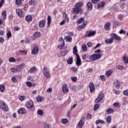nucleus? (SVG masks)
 Returning <instances> with one entry per match:
<instances>
[{
  "instance_id": "obj_1",
  "label": "nucleus",
  "mask_w": 128,
  "mask_h": 128,
  "mask_svg": "<svg viewBox=\"0 0 128 128\" xmlns=\"http://www.w3.org/2000/svg\"><path fill=\"white\" fill-rule=\"evenodd\" d=\"M42 72L44 74V76L46 78H50V70L48 67H44L42 70Z\"/></svg>"
},
{
  "instance_id": "obj_2",
  "label": "nucleus",
  "mask_w": 128,
  "mask_h": 128,
  "mask_svg": "<svg viewBox=\"0 0 128 128\" xmlns=\"http://www.w3.org/2000/svg\"><path fill=\"white\" fill-rule=\"evenodd\" d=\"M0 110H2L4 112H8V107L6 106L4 102L0 101Z\"/></svg>"
},
{
  "instance_id": "obj_3",
  "label": "nucleus",
  "mask_w": 128,
  "mask_h": 128,
  "mask_svg": "<svg viewBox=\"0 0 128 128\" xmlns=\"http://www.w3.org/2000/svg\"><path fill=\"white\" fill-rule=\"evenodd\" d=\"M73 14H84V10H82V8H78L77 7L74 8L72 9Z\"/></svg>"
},
{
  "instance_id": "obj_4",
  "label": "nucleus",
  "mask_w": 128,
  "mask_h": 128,
  "mask_svg": "<svg viewBox=\"0 0 128 128\" xmlns=\"http://www.w3.org/2000/svg\"><path fill=\"white\" fill-rule=\"evenodd\" d=\"M96 31H93L92 30L87 31L86 34L85 35V36L86 38H88V36L90 38V36H96Z\"/></svg>"
},
{
  "instance_id": "obj_5",
  "label": "nucleus",
  "mask_w": 128,
  "mask_h": 128,
  "mask_svg": "<svg viewBox=\"0 0 128 128\" xmlns=\"http://www.w3.org/2000/svg\"><path fill=\"white\" fill-rule=\"evenodd\" d=\"M84 116L82 117L79 121L78 128H82V126H84Z\"/></svg>"
},
{
  "instance_id": "obj_6",
  "label": "nucleus",
  "mask_w": 128,
  "mask_h": 128,
  "mask_svg": "<svg viewBox=\"0 0 128 128\" xmlns=\"http://www.w3.org/2000/svg\"><path fill=\"white\" fill-rule=\"evenodd\" d=\"M38 47L37 45H34L33 47V48L32 50V54H38Z\"/></svg>"
},
{
  "instance_id": "obj_7",
  "label": "nucleus",
  "mask_w": 128,
  "mask_h": 128,
  "mask_svg": "<svg viewBox=\"0 0 128 128\" xmlns=\"http://www.w3.org/2000/svg\"><path fill=\"white\" fill-rule=\"evenodd\" d=\"M89 88H90V92L91 94H92L96 90L94 84L92 82H90L89 84Z\"/></svg>"
},
{
  "instance_id": "obj_8",
  "label": "nucleus",
  "mask_w": 128,
  "mask_h": 128,
  "mask_svg": "<svg viewBox=\"0 0 128 128\" xmlns=\"http://www.w3.org/2000/svg\"><path fill=\"white\" fill-rule=\"evenodd\" d=\"M62 90L64 94L68 92V86L66 84H64L62 86Z\"/></svg>"
},
{
  "instance_id": "obj_9",
  "label": "nucleus",
  "mask_w": 128,
  "mask_h": 128,
  "mask_svg": "<svg viewBox=\"0 0 128 128\" xmlns=\"http://www.w3.org/2000/svg\"><path fill=\"white\" fill-rule=\"evenodd\" d=\"M26 107L28 108H30L31 110H34V102L32 101H30L26 105Z\"/></svg>"
},
{
  "instance_id": "obj_10",
  "label": "nucleus",
  "mask_w": 128,
  "mask_h": 128,
  "mask_svg": "<svg viewBox=\"0 0 128 128\" xmlns=\"http://www.w3.org/2000/svg\"><path fill=\"white\" fill-rule=\"evenodd\" d=\"M110 36L116 40H118V42L122 40V38L114 33L111 34Z\"/></svg>"
},
{
  "instance_id": "obj_11",
  "label": "nucleus",
  "mask_w": 128,
  "mask_h": 128,
  "mask_svg": "<svg viewBox=\"0 0 128 128\" xmlns=\"http://www.w3.org/2000/svg\"><path fill=\"white\" fill-rule=\"evenodd\" d=\"M69 52L70 51H68V50L62 51L58 54V56L59 58H60V56H66V54H68Z\"/></svg>"
},
{
  "instance_id": "obj_12",
  "label": "nucleus",
  "mask_w": 128,
  "mask_h": 128,
  "mask_svg": "<svg viewBox=\"0 0 128 128\" xmlns=\"http://www.w3.org/2000/svg\"><path fill=\"white\" fill-rule=\"evenodd\" d=\"M16 12L20 18H24V12L20 9H16Z\"/></svg>"
},
{
  "instance_id": "obj_13",
  "label": "nucleus",
  "mask_w": 128,
  "mask_h": 128,
  "mask_svg": "<svg viewBox=\"0 0 128 128\" xmlns=\"http://www.w3.org/2000/svg\"><path fill=\"white\" fill-rule=\"evenodd\" d=\"M60 42L61 44V45H58V48L61 50L62 48H64V38H61Z\"/></svg>"
},
{
  "instance_id": "obj_14",
  "label": "nucleus",
  "mask_w": 128,
  "mask_h": 128,
  "mask_svg": "<svg viewBox=\"0 0 128 128\" xmlns=\"http://www.w3.org/2000/svg\"><path fill=\"white\" fill-rule=\"evenodd\" d=\"M18 112L19 114H26L27 112L24 108H22L18 110Z\"/></svg>"
},
{
  "instance_id": "obj_15",
  "label": "nucleus",
  "mask_w": 128,
  "mask_h": 128,
  "mask_svg": "<svg viewBox=\"0 0 128 128\" xmlns=\"http://www.w3.org/2000/svg\"><path fill=\"white\" fill-rule=\"evenodd\" d=\"M114 42V38L112 37L110 38L105 40V44H110Z\"/></svg>"
},
{
  "instance_id": "obj_16",
  "label": "nucleus",
  "mask_w": 128,
  "mask_h": 128,
  "mask_svg": "<svg viewBox=\"0 0 128 128\" xmlns=\"http://www.w3.org/2000/svg\"><path fill=\"white\" fill-rule=\"evenodd\" d=\"M76 64L80 66H82V60H80V58L79 55H77L76 56Z\"/></svg>"
},
{
  "instance_id": "obj_17",
  "label": "nucleus",
  "mask_w": 128,
  "mask_h": 128,
  "mask_svg": "<svg viewBox=\"0 0 128 128\" xmlns=\"http://www.w3.org/2000/svg\"><path fill=\"white\" fill-rule=\"evenodd\" d=\"M39 28H44V26H46V21L44 20H42L38 24Z\"/></svg>"
},
{
  "instance_id": "obj_18",
  "label": "nucleus",
  "mask_w": 128,
  "mask_h": 128,
  "mask_svg": "<svg viewBox=\"0 0 128 128\" xmlns=\"http://www.w3.org/2000/svg\"><path fill=\"white\" fill-rule=\"evenodd\" d=\"M110 22H107L104 25V30H110Z\"/></svg>"
},
{
  "instance_id": "obj_19",
  "label": "nucleus",
  "mask_w": 128,
  "mask_h": 128,
  "mask_svg": "<svg viewBox=\"0 0 128 128\" xmlns=\"http://www.w3.org/2000/svg\"><path fill=\"white\" fill-rule=\"evenodd\" d=\"M36 100L38 102H42L44 100V98L42 96H38L36 98Z\"/></svg>"
},
{
  "instance_id": "obj_20",
  "label": "nucleus",
  "mask_w": 128,
  "mask_h": 128,
  "mask_svg": "<svg viewBox=\"0 0 128 128\" xmlns=\"http://www.w3.org/2000/svg\"><path fill=\"white\" fill-rule=\"evenodd\" d=\"M90 62H94L96 60V54H94L90 56Z\"/></svg>"
},
{
  "instance_id": "obj_21",
  "label": "nucleus",
  "mask_w": 128,
  "mask_h": 128,
  "mask_svg": "<svg viewBox=\"0 0 128 128\" xmlns=\"http://www.w3.org/2000/svg\"><path fill=\"white\" fill-rule=\"evenodd\" d=\"M64 40H66V42H72V38L68 36H66L64 37Z\"/></svg>"
},
{
  "instance_id": "obj_22",
  "label": "nucleus",
  "mask_w": 128,
  "mask_h": 128,
  "mask_svg": "<svg viewBox=\"0 0 128 128\" xmlns=\"http://www.w3.org/2000/svg\"><path fill=\"white\" fill-rule=\"evenodd\" d=\"M73 54H76V56H78V47H76V46H74L73 48Z\"/></svg>"
},
{
  "instance_id": "obj_23",
  "label": "nucleus",
  "mask_w": 128,
  "mask_h": 128,
  "mask_svg": "<svg viewBox=\"0 0 128 128\" xmlns=\"http://www.w3.org/2000/svg\"><path fill=\"white\" fill-rule=\"evenodd\" d=\"M86 26V22H84L82 25L79 26L78 27V30H82V28H84V26Z\"/></svg>"
},
{
  "instance_id": "obj_24",
  "label": "nucleus",
  "mask_w": 128,
  "mask_h": 128,
  "mask_svg": "<svg viewBox=\"0 0 128 128\" xmlns=\"http://www.w3.org/2000/svg\"><path fill=\"white\" fill-rule=\"evenodd\" d=\"M87 6L88 10H92V2H88L87 4Z\"/></svg>"
},
{
  "instance_id": "obj_25",
  "label": "nucleus",
  "mask_w": 128,
  "mask_h": 128,
  "mask_svg": "<svg viewBox=\"0 0 128 128\" xmlns=\"http://www.w3.org/2000/svg\"><path fill=\"white\" fill-rule=\"evenodd\" d=\"M34 38H40V32H36L34 34Z\"/></svg>"
},
{
  "instance_id": "obj_26",
  "label": "nucleus",
  "mask_w": 128,
  "mask_h": 128,
  "mask_svg": "<svg viewBox=\"0 0 128 128\" xmlns=\"http://www.w3.org/2000/svg\"><path fill=\"white\" fill-rule=\"evenodd\" d=\"M104 4H106V3L104 2H100L98 4V8H104Z\"/></svg>"
},
{
  "instance_id": "obj_27",
  "label": "nucleus",
  "mask_w": 128,
  "mask_h": 128,
  "mask_svg": "<svg viewBox=\"0 0 128 128\" xmlns=\"http://www.w3.org/2000/svg\"><path fill=\"white\" fill-rule=\"evenodd\" d=\"M26 22H32V17L30 15H28L26 16Z\"/></svg>"
},
{
  "instance_id": "obj_28",
  "label": "nucleus",
  "mask_w": 128,
  "mask_h": 128,
  "mask_svg": "<svg viewBox=\"0 0 128 128\" xmlns=\"http://www.w3.org/2000/svg\"><path fill=\"white\" fill-rule=\"evenodd\" d=\"M74 6H76L78 8H82V2H80L76 3L75 4Z\"/></svg>"
},
{
  "instance_id": "obj_29",
  "label": "nucleus",
  "mask_w": 128,
  "mask_h": 128,
  "mask_svg": "<svg viewBox=\"0 0 128 128\" xmlns=\"http://www.w3.org/2000/svg\"><path fill=\"white\" fill-rule=\"evenodd\" d=\"M107 114H110L112 112H114V110L112 108H109L106 110Z\"/></svg>"
},
{
  "instance_id": "obj_30",
  "label": "nucleus",
  "mask_w": 128,
  "mask_h": 128,
  "mask_svg": "<svg viewBox=\"0 0 128 128\" xmlns=\"http://www.w3.org/2000/svg\"><path fill=\"white\" fill-rule=\"evenodd\" d=\"M51 23H52V17H50V16H48V26H50Z\"/></svg>"
},
{
  "instance_id": "obj_31",
  "label": "nucleus",
  "mask_w": 128,
  "mask_h": 128,
  "mask_svg": "<svg viewBox=\"0 0 128 128\" xmlns=\"http://www.w3.org/2000/svg\"><path fill=\"white\" fill-rule=\"evenodd\" d=\"M6 88L4 87V84H0V92H4Z\"/></svg>"
},
{
  "instance_id": "obj_32",
  "label": "nucleus",
  "mask_w": 128,
  "mask_h": 128,
  "mask_svg": "<svg viewBox=\"0 0 128 128\" xmlns=\"http://www.w3.org/2000/svg\"><path fill=\"white\" fill-rule=\"evenodd\" d=\"M63 16L66 20V22H68V14H66L65 12L63 13Z\"/></svg>"
},
{
  "instance_id": "obj_33",
  "label": "nucleus",
  "mask_w": 128,
  "mask_h": 128,
  "mask_svg": "<svg viewBox=\"0 0 128 128\" xmlns=\"http://www.w3.org/2000/svg\"><path fill=\"white\" fill-rule=\"evenodd\" d=\"M29 4L31 6H34V4H36V0H30Z\"/></svg>"
},
{
  "instance_id": "obj_34",
  "label": "nucleus",
  "mask_w": 128,
  "mask_h": 128,
  "mask_svg": "<svg viewBox=\"0 0 128 128\" xmlns=\"http://www.w3.org/2000/svg\"><path fill=\"white\" fill-rule=\"evenodd\" d=\"M73 58H69L68 60H67V62L68 64H72L73 62Z\"/></svg>"
},
{
  "instance_id": "obj_35",
  "label": "nucleus",
  "mask_w": 128,
  "mask_h": 128,
  "mask_svg": "<svg viewBox=\"0 0 128 128\" xmlns=\"http://www.w3.org/2000/svg\"><path fill=\"white\" fill-rule=\"evenodd\" d=\"M123 60L125 62V64H128V58L127 56H124Z\"/></svg>"
},
{
  "instance_id": "obj_36",
  "label": "nucleus",
  "mask_w": 128,
  "mask_h": 128,
  "mask_svg": "<svg viewBox=\"0 0 128 128\" xmlns=\"http://www.w3.org/2000/svg\"><path fill=\"white\" fill-rule=\"evenodd\" d=\"M36 70V66H33L30 69L29 72H34Z\"/></svg>"
},
{
  "instance_id": "obj_37",
  "label": "nucleus",
  "mask_w": 128,
  "mask_h": 128,
  "mask_svg": "<svg viewBox=\"0 0 128 128\" xmlns=\"http://www.w3.org/2000/svg\"><path fill=\"white\" fill-rule=\"evenodd\" d=\"M104 94L102 93L98 95V98H100V100H104Z\"/></svg>"
},
{
  "instance_id": "obj_38",
  "label": "nucleus",
  "mask_w": 128,
  "mask_h": 128,
  "mask_svg": "<svg viewBox=\"0 0 128 128\" xmlns=\"http://www.w3.org/2000/svg\"><path fill=\"white\" fill-rule=\"evenodd\" d=\"M61 122H62V124H68V120L66 118L62 119Z\"/></svg>"
},
{
  "instance_id": "obj_39",
  "label": "nucleus",
  "mask_w": 128,
  "mask_h": 128,
  "mask_svg": "<svg viewBox=\"0 0 128 128\" xmlns=\"http://www.w3.org/2000/svg\"><path fill=\"white\" fill-rule=\"evenodd\" d=\"M84 22V17H82V18H80L78 20V24H82V22Z\"/></svg>"
},
{
  "instance_id": "obj_40",
  "label": "nucleus",
  "mask_w": 128,
  "mask_h": 128,
  "mask_svg": "<svg viewBox=\"0 0 128 128\" xmlns=\"http://www.w3.org/2000/svg\"><path fill=\"white\" fill-rule=\"evenodd\" d=\"M112 74V70H108L106 71V76H110Z\"/></svg>"
},
{
  "instance_id": "obj_41",
  "label": "nucleus",
  "mask_w": 128,
  "mask_h": 128,
  "mask_svg": "<svg viewBox=\"0 0 128 128\" xmlns=\"http://www.w3.org/2000/svg\"><path fill=\"white\" fill-rule=\"evenodd\" d=\"M37 114H38L39 116H44V112L42 111V110H38L37 112Z\"/></svg>"
},
{
  "instance_id": "obj_42",
  "label": "nucleus",
  "mask_w": 128,
  "mask_h": 128,
  "mask_svg": "<svg viewBox=\"0 0 128 128\" xmlns=\"http://www.w3.org/2000/svg\"><path fill=\"white\" fill-rule=\"evenodd\" d=\"M6 36L7 38L9 40L10 38H12V32H10V31H8L6 34Z\"/></svg>"
},
{
  "instance_id": "obj_43",
  "label": "nucleus",
  "mask_w": 128,
  "mask_h": 128,
  "mask_svg": "<svg viewBox=\"0 0 128 128\" xmlns=\"http://www.w3.org/2000/svg\"><path fill=\"white\" fill-rule=\"evenodd\" d=\"M95 56L96 58V60H100V58H102V54H95Z\"/></svg>"
},
{
  "instance_id": "obj_44",
  "label": "nucleus",
  "mask_w": 128,
  "mask_h": 128,
  "mask_svg": "<svg viewBox=\"0 0 128 128\" xmlns=\"http://www.w3.org/2000/svg\"><path fill=\"white\" fill-rule=\"evenodd\" d=\"M82 50L83 52H86V50H88V48L86 44H83L82 46Z\"/></svg>"
},
{
  "instance_id": "obj_45",
  "label": "nucleus",
  "mask_w": 128,
  "mask_h": 128,
  "mask_svg": "<svg viewBox=\"0 0 128 128\" xmlns=\"http://www.w3.org/2000/svg\"><path fill=\"white\" fill-rule=\"evenodd\" d=\"M16 4V6H20L22 4V0H16L15 2Z\"/></svg>"
},
{
  "instance_id": "obj_46",
  "label": "nucleus",
  "mask_w": 128,
  "mask_h": 128,
  "mask_svg": "<svg viewBox=\"0 0 128 128\" xmlns=\"http://www.w3.org/2000/svg\"><path fill=\"white\" fill-rule=\"evenodd\" d=\"M100 108V104H95L94 105V110H96Z\"/></svg>"
},
{
  "instance_id": "obj_47",
  "label": "nucleus",
  "mask_w": 128,
  "mask_h": 128,
  "mask_svg": "<svg viewBox=\"0 0 128 128\" xmlns=\"http://www.w3.org/2000/svg\"><path fill=\"white\" fill-rule=\"evenodd\" d=\"M26 84L29 88H32V84L30 82H26Z\"/></svg>"
},
{
  "instance_id": "obj_48",
  "label": "nucleus",
  "mask_w": 128,
  "mask_h": 128,
  "mask_svg": "<svg viewBox=\"0 0 128 128\" xmlns=\"http://www.w3.org/2000/svg\"><path fill=\"white\" fill-rule=\"evenodd\" d=\"M2 15L3 16H4L3 18L4 20H6V11H4L2 13Z\"/></svg>"
},
{
  "instance_id": "obj_49",
  "label": "nucleus",
  "mask_w": 128,
  "mask_h": 128,
  "mask_svg": "<svg viewBox=\"0 0 128 128\" xmlns=\"http://www.w3.org/2000/svg\"><path fill=\"white\" fill-rule=\"evenodd\" d=\"M116 68L119 70H124V66L118 65L116 66Z\"/></svg>"
},
{
  "instance_id": "obj_50",
  "label": "nucleus",
  "mask_w": 128,
  "mask_h": 128,
  "mask_svg": "<svg viewBox=\"0 0 128 128\" xmlns=\"http://www.w3.org/2000/svg\"><path fill=\"white\" fill-rule=\"evenodd\" d=\"M112 121V116H108L106 118V122H110Z\"/></svg>"
},
{
  "instance_id": "obj_51",
  "label": "nucleus",
  "mask_w": 128,
  "mask_h": 128,
  "mask_svg": "<svg viewBox=\"0 0 128 128\" xmlns=\"http://www.w3.org/2000/svg\"><path fill=\"white\" fill-rule=\"evenodd\" d=\"M100 102H102V100H100V98H98V97L97 98H96L94 101L96 104H100Z\"/></svg>"
},
{
  "instance_id": "obj_52",
  "label": "nucleus",
  "mask_w": 128,
  "mask_h": 128,
  "mask_svg": "<svg viewBox=\"0 0 128 128\" xmlns=\"http://www.w3.org/2000/svg\"><path fill=\"white\" fill-rule=\"evenodd\" d=\"M9 62H15L16 59L14 58H10L9 59Z\"/></svg>"
},
{
  "instance_id": "obj_53",
  "label": "nucleus",
  "mask_w": 128,
  "mask_h": 128,
  "mask_svg": "<svg viewBox=\"0 0 128 128\" xmlns=\"http://www.w3.org/2000/svg\"><path fill=\"white\" fill-rule=\"evenodd\" d=\"M44 128H50V124L46 123L44 125Z\"/></svg>"
},
{
  "instance_id": "obj_54",
  "label": "nucleus",
  "mask_w": 128,
  "mask_h": 128,
  "mask_svg": "<svg viewBox=\"0 0 128 128\" xmlns=\"http://www.w3.org/2000/svg\"><path fill=\"white\" fill-rule=\"evenodd\" d=\"M100 78L101 80L102 81L106 80V76H104V75H100Z\"/></svg>"
},
{
  "instance_id": "obj_55",
  "label": "nucleus",
  "mask_w": 128,
  "mask_h": 128,
  "mask_svg": "<svg viewBox=\"0 0 128 128\" xmlns=\"http://www.w3.org/2000/svg\"><path fill=\"white\" fill-rule=\"evenodd\" d=\"M123 94L128 96V90H126L123 92Z\"/></svg>"
},
{
  "instance_id": "obj_56",
  "label": "nucleus",
  "mask_w": 128,
  "mask_h": 128,
  "mask_svg": "<svg viewBox=\"0 0 128 128\" xmlns=\"http://www.w3.org/2000/svg\"><path fill=\"white\" fill-rule=\"evenodd\" d=\"M72 82H76V80H78V78H76V76H74L72 78Z\"/></svg>"
},
{
  "instance_id": "obj_57",
  "label": "nucleus",
  "mask_w": 128,
  "mask_h": 128,
  "mask_svg": "<svg viewBox=\"0 0 128 128\" xmlns=\"http://www.w3.org/2000/svg\"><path fill=\"white\" fill-rule=\"evenodd\" d=\"M20 100L22 101L24 100H26V96H20L19 98Z\"/></svg>"
},
{
  "instance_id": "obj_58",
  "label": "nucleus",
  "mask_w": 128,
  "mask_h": 128,
  "mask_svg": "<svg viewBox=\"0 0 128 128\" xmlns=\"http://www.w3.org/2000/svg\"><path fill=\"white\" fill-rule=\"evenodd\" d=\"M4 42V37H0V44H2Z\"/></svg>"
},
{
  "instance_id": "obj_59",
  "label": "nucleus",
  "mask_w": 128,
  "mask_h": 128,
  "mask_svg": "<svg viewBox=\"0 0 128 128\" xmlns=\"http://www.w3.org/2000/svg\"><path fill=\"white\" fill-rule=\"evenodd\" d=\"M86 118L88 120H90V118H92V116L91 114H88L86 116Z\"/></svg>"
},
{
  "instance_id": "obj_60",
  "label": "nucleus",
  "mask_w": 128,
  "mask_h": 128,
  "mask_svg": "<svg viewBox=\"0 0 128 128\" xmlns=\"http://www.w3.org/2000/svg\"><path fill=\"white\" fill-rule=\"evenodd\" d=\"M100 0H92L91 2L92 4H98V2H100Z\"/></svg>"
},
{
  "instance_id": "obj_61",
  "label": "nucleus",
  "mask_w": 128,
  "mask_h": 128,
  "mask_svg": "<svg viewBox=\"0 0 128 128\" xmlns=\"http://www.w3.org/2000/svg\"><path fill=\"white\" fill-rule=\"evenodd\" d=\"M24 66H26V64L22 63L18 66V68H24Z\"/></svg>"
},
{
  "instance_id": "obj_62",
  "label": "nucleus",
  "mask_w": 128,
  "mask_h": 128,
  "mask_svg": "<svg viewBox=\"0 0 128 128\" xmlns=\"http://www.w3.org/2000/svg\"><path fill=\"white\" fill-rule=\"evenodd\" d=\"M113 106H115L116 108H120V105L118 104V102H115Z\"/></svg>"
},
{
  "instance_id": "obj_63",
  "label": "nucleus",
  "mask_w": 128,
  "mask_h": 128,
  "mask_svg": "<svg viewBox=\"0 0 128 128\" xmlns=\"http://www.w3.org/2000/svg\"><path fill=\"white\" fill-rule=\"evenodd\" d=\"M4 0H0V8H2V4H4Z\"/></svg>"
},
{
  "instance_id": "obj_64",
  "label": "nucleus",
  "mask_w": 128,
  "mask_h": 128,
  "mask_svg": "<svg viewBox=\"0 0 128 128\" xmlns=\"http://www.w3.org/2000/svg\"><path fill=\"white\" fill-rule=\"evenodd\" d=\"M52 92V88H48L46 90V92Z\"/></svg>"
}]
</instances>
